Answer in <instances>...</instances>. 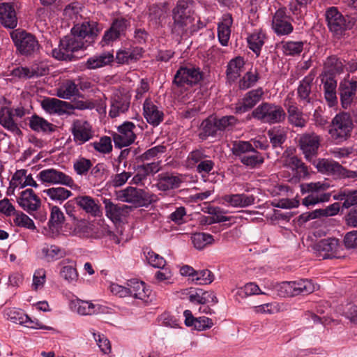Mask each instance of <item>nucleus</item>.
<instances>
[{"label":"nucleus","mask_w":357,"mask_h":357,"mask_svg":"<svg viewBox=\"0 0 357 357\" xmlns=\"http://www.w3.org/2000/svg\"><path fill=\"white\" fill-rule=\"evenodd\" d=\"M0 23L6 28L14 29L17 25V17L14 7L8 3L0 4Z\"/></svg>","instance_id":"nucleus-32"},{"label":"nucleus","mask_w":357,"mask_h":357,"mask_svg":"<svg viewBox=\"0 0 357 357\" xmlns=\"http://www.w3.org/2000/svg\"><path fill=\"white\" fill-rule=\"evenodd\" d=\"M253 149L254 147L250 142L240 141L234 144L232 151L236 156L241 159L243 155H246Z\"/></svg>","instance_id":"nucleus-62"},{"label":"nucleus","mask_w":357,"mask_h":357,"mask_svg":"<svg viewBox=\"0 0 357 357\" xmlns=\"http://www.w3.org/2000/svg\"><path fill=\"white\" fill-rule=\"evenodd\" d=\"M284 106L287 111L288 121L290 124L303 128L306 124V120L303 117V112L298 108L296 102L287 96L284 100Z\"/></svg>","instance_id":"nucleus-24"},{"label":"nucleus","mask_w":357,"mask_h":357,"mask_svg":"<svg viewBox=\"0 0 357 357\" xmlns=\"http://www.w3.org/2000/svg\"><path fill=\"white\" fill-rule=\"evenodd\" d=\"M156 186L158 190L167 191L171 189L177 188L180 186L182 180L178 176L168 173L160 174L158 176Z\"/></svg>","instance_id":"nucleus-36"},{"label":"nucleus","mask_w":357,"mask_h":357,"mask_svg":"<svg viewBox=\"0 0 357 357\" xmlns=\"http://www.w3.org/2000/svg\"><path fill=\"white\" fill-rule=\"evenodd\" d=\"M186 208L184 206H179L174 211L169 214L168 219L174 224L180 225L186 222Z\"/></svg>","instance_id":"nucleus-61"},{"label":"nucleus","mask_w":357,"mask_h":357,"mask_svg":"<svg viewBox=\"0 0 357 357\" xmlns=\"http://www.w3.org/2000/svg\"><path fill=\"white\" fill-rule=\"evenodd\" d=\"M103 204L105 205L106 216L112 222L120 221L124 209L126 208L127 206L115 204L109 199H104Z\"/></svg>","instance_id":"nucleus-40"},{"label":"nucleus","mask_w":357,"mask_h":357,"mask_svg":"<svg viewBox=\"0 0 357 357\" xmlns=\"http://www.w3.org/2000/svg\"><path fill=\"white\" fill-rule=\"evenodd\" d=\"M43 192L47 195L51 200L59 203L63 202L73 195L71 191L62 187L50 188L45 190Z\"/></svg>","instance_id":"nucleus-45"},{"label":"nucleus","mask_w":357,"mask_h":357,"mask_svg":"<svg viewBox=\"0 0 357 357\" xmlns=\"http://www.w3.org/2000/svg\"><path fill=\"white\" fill-rule=\"evenodd\" d=\"M101 30L102 26L96 22H84L74 25L71 33L79 40L84 41L88 47L94 43Z\"/></svg>","instance_id":"nucleus-9"},{"label":"nucleus","mask_w":357,"mask_h":357,"mask_svg":"<svg viewBox=\"0 0 357 357\" xmlns=\"http://www.w3.org/2000/svg\"><path fill=\"white\" fill-rule=\"evenodd\" d=\"M114 61V55L109 52H102L89 58L86 62L88 69L93 70L102 68Z\"/></svg>","instance_id":"nucleus-39"},{"label":"nucleus","mask_w":357,"mask_h":357,"mask_svg":"<svg viewBox=\"0 0 357 357\" xmlns=\"http://www.w3.org/2000/svg\"><path fill=\"white\" fill-rule=\"evenodd\" d=\"M294 149H289L284 151L281 162L287 168L291 169L296 174V178H292L297 182L301 178L307 177L309 174L307 166L294 153Z\"/></svg>","instance_id":"nucleus-12"},{"label":"nucleus","mask_w":357,"mask_h":357,"mask_svg":"<svg viewBox=\"0 0 357 357\" xmlns=\"http://www.w3.org/2000/svg\"><path fill=\"white\" fill-rule=\"evenodd\" d=\"M143 114L146 121L153 126H158L164 119V113L150 99H146L143 104Z\"/></svg>","instance_id":"nucleus-26"},{"label":"nucleus","mask_w":357,"mask_h":357,"mask_svg":"<svg viewBox=\"0 0 357 357\" xmlns=\"http://www.w3.org/2000/svg\"><path fill=\"white\" fill-rule=\"evenodd\" d=\"M26 173H27V170L26 169H22L17 170L13 175L10 181L9 189H13V190H14L17 188H23V181H24Z\"/></svg>","instance_id":"nucleus-63"},{"label":"nucleus","mask_w":357,"mask_h":357,"mask_svg":"<svg viewBox=\"0 0 357 357\" xmlns=\"http://www.w3.org/2000/svg\"><path fill=\"white\" fill-rule=\"evenodd\" d=\"M224 203L233 207H247L255 204V197L246 194L226 195L222 197Z\"/></svg>","instance_id":"nucleus-33"},{"label":"nucleus","mask_w":357,"mask_h":357,"mask_svg":"<svg viewBox=\"0 0 357 357\" xmlns=\"http://www.w3.org/2000/svg\"><path fill=\"white\" fill-rule=\"evenodd\" d=\"M78 93L77 85L71 80H67L56 89V95L60 98L70 99Z\"/></svg>","instance_id":"nucleus-44"},{"label":"nucleus","mask_w":357,"mask_h":357,"mask_svg":"<svg viewBox=\"0 0 357 357\" xmlns=\"http://www.w3.org/2000/svg\"><path fill=\"white\" fill-rule=\"evenodd\" d=\"M168 10V4L166 2H160L153 4L149 8V17L151 20H153L157 23L158 21L165 17Z\"/></svg>","instance_id":"nucleus-47"},{"label":"nucleus","mask_w":357,"mask_h":357,"mask_svg":"<svg viewBox=\"0 0 357 357\" xmlns=\"http://www.w3.org/2000/svg\"><path fill=\"white\" fill-rule=\"evenodd\" d=\"M240 160L243 165L251 167H255L264 162V157L255 148L246 155H243Z\"/></svg>","instance_id":"nucleus-49"},{"label":"nucleus","mask_w":357,"mask_h":357,"mask_svg":"<svg viewBox=\"0 0 357 357\" xmlns=\"http://www.w3.org/2000/svg\"><path fill=\"white\" fill-rule=\"evenodd\" d=\"M354 124L351 117L347 112H341L335 116L331 121L328 132L337 143L349 139L351 135Z\"/></svg>","instance_id":"nucleus-4"},{"label":"nucleus","mask_w":357,"mask_h":357,"mask_svg":"<svg viewBox=\"0 0 357 357\" xmlns=\"http://www.w3.org/2000/svg\"><path fill=\"white\" fill-rule=\"evenodd\" d=\"M70 131L73 141L77 145H82L93 138L95 132L92 126L86 121L75 119L73 121Z\"/></svg>","instance_id":"nucleus-15"},{"label":"nucleus","mask_w":357,"mask_h":357,"mask_svg":"<svg viewBox=\"0 0 357 357\" xmlns=\"http://www.w3.org/2000/svg\"><path fill=\"white\" fill-rule=\"evenodd\" d=\"M357 91V81L351 80L350 82L340 84V95L342 107L344 109L350 107Z\"/></svg>","instance_id":"nucleus-31"},{"label":"nucleus","mask_w":357,"mask_h":357,"mask_svg":"<svg viewBox=\"0 0 357 357\" xmlns=\"http://www.w3.org/2000/svg\"><path fill=\"white\" fill-rule=\"evenodd\" d=\"M43 109L50 114L63 115L72 108L71 103L55 98H47L41 102Z\"/></svg>","instance_id":"nucleus-25"},{"label":"nucleus","mask_w":357,"mask_h":357,"mask_svg":"<svg viewBox=\"0 0 357 357\" xmlns=\"http://www.w3.org/2000/svg\"><path fill=\"white\" fill-rule=\"evenodd\" d=\"M192 2L186 0L179 1L172 10L174 22L172 32L178 36L185 34H192L204 25L200 20L194 15L190 8Z\"/></svg>","instance_id":"nucleus-1"},{"label":"nucleus","mask_w":357,"mask_h":357,"mask_svg":"<svg viewBox=\"0 0 357 357\" xmlns=\"http://www.w3.org/2000/svg\"><path fill=\"white\" fill-rule=\"evenodd\" d=\"M264 94V90L261 87L246 93L242 100L236 105V113L242 114L254 107L261 100Z\"/></svg>","instance_id":"nucleus-22"},{"label":"nucleus","mask_w":357,"mask_h":357,"mask_svg":"<svg viewBox=\"0 0 357 357\" xmlns=\"http://www.w3.org/2000/svg\"><path fill=\"white\" fill-rule=\"evenodd\" d=\"M128 296L142 300L144 303H148L150 299L151 291L146 287L144 282L132 279L128 281Z\"/></svg>","instance_id":"nucleus-29"},{"label":"nucleus","mask_w":357,"mask_h":357,"mask_svg":"<svg viewBox=\"0 0 357 357\" xmlns=\"http://www.w3.org/2000/svg\"><path fill=\"white\" fill-rule=\"evenodd\" d=\"M17 50L23 54H30L38 50V43L36 38L24 31L16 29L10 34Z\"/></svg>","instance_id":"nucleus-10"},{"label":"nucleus","mask_w":357,"mask_h":357,"mask_svg":"<svg viewBox=\"0 0 357 357\" xmlns=\"http://www.w3.org/2000/svg\"><path fill=\"white\" fill-rule=\"evenodd\" d=\"M325 17L329 30L337 36L342 35L348 27L345 17L336 7L327 8Z\"/></svg>","instance_id":"nucleus-16"},{"label":"nucleus","mask_w":357,"mask_h":357,"mask_svg":"<svg viewBox=\"0 0 357 357\" xmlns=\"http://www.w3.org/2000/svg\"><path fill=\"white\" fill-rule=\"evenodd\" d=\"M245 60L242 56H236L231 59L227 66V78L230 82H234L238 78L244 69Z\"/></svg>","instance_id":"nucleus-38"},{"label":"nucleus","mask_w":357,"mask_h":357,"mask_svg":"<svg viewBox=\"0 0 357 357\" xmlns=\"http://www.w3.org/2000/svg\"><path fill=\"white\" fill-rule=\"evenodd\" d=\"M13 116V109L10 107L6 106L0 107V125L10 132L17 133L20 130Z\"/></svg>","instance_id":"nucleus-37"},{"label":"nucleus","mask_w":357,"mask_h":357,"mask_svg":"<svg viewBox=\"0 0 357 357\" xmlns=\"http://www.w3.org/2000/svg\"><path fill=\"white\" fill-rule=\"evenodd\" d=\"M267 135L273 147L281 146L287 139V131L281 126L273 127L267 132Z\"/></svg>","instance_id":"nucleus-46"},{"label":"nucleus","mask_w":357,"mask_h":357,"mask_svg":"<svg viewBox=\"0 0 357 357\" xmlns=\"http://www.w3.org/2000/svg\"><path fill=\"white\" fill-rule=\"evenodd\" d=\"M315 285L310 280L282 282L278 284L275 289L281 297H292L299 294H308L315 290Z\"/></svg>","instance_id":"nucleus-5"},{"label":"nucleus","mask_w":357,"mask_h":357,"mask_svg":"<svg viewBox=\"0 0 357 357\" xmlns=\"http://www.w3.org/2000/svg\"><path fill=\"white\" fill-rule=\"evenodd\" d=\"M319 142V137L314 133L301 135L298 145L307 160H311L317 154Z\"/></svg>","instance_id":"nucleus-21"},{"label":"nucleus","mask_w":357,"mask_h":357,"mask_svg":"<svg viewBox=\"0 0 357 357\" xmlns=\"http://www.w3.org/2000/svg\"><path fill=\"white\" fill-rule=\"evenodd\" d=\"M15 225L33 230L36 229L33 221L22 211H16L13 215Z\"/></svg>","instance_id":"nucleus-54"},{"label":"nucleus","mask_w":357,"mask_h":357,"mask_svg":"<svg viewBox=\"0 0 357 357\" xmlns=\"http://www.w3.org/2000/svg\"><path fill=\"white\" fill-rule=\"evenodd\" d=\"M4 316L12 322L29 328L52 330V327L46 326L36 319H31L20 309L8 308L4 311Z\"/></svg>","instance_id":"nucleus-11"},{"label":"nucleus","mask_w":357,"mask_h":357,"mask_svg":"<svg viewBox=\"0 0 357 357\" xmlns=\"http://www.w3.org/2000/svg\"><path fill=\"white\" fill-rule=\"evenodd\" d=\"M201 128L202 130L201 135L204 137L209 136L214 137L218 134V132L220 131L216 117L215 116H210L203 121L201 124Z\"/></svg>","instance_id":"nucleus-48"},{"label":"nucleus","mask_w":357,"mask_h":357,"mask_svg":"<svg viewBox=\"0 0 357 357\" xmlns=\"http://www.w3.org/2000/svg\"><path fill=\"white\" fill-rule=\"evenodd\" d=\"M321 82L323 84L324 97L329 107L335 106L337 102L336 96L337 82L331 75H322Z\"/></svg>","instance_id":"nucleus-30"},{"label":"nucleus","mask_w":357,"mask_h":357,"mask_svg":"<svg viewBox=\"0 0 357 357\" xmlns=\"http://www.w3.org/2000/svg\"><path fill=\"white\" fill-rule=\"evenodd\" d=\"M313 248L317 257L326 259L339 257L342 245L338 239L329 238L318 241Z\"/></svg>","instance_id":"nucleus-13"},{"label":"nucleus","mask_w":357,"mask_h":357,"mask_svg":"<svg viewBox=\"0 0 357 357\" xmlns=\"http://www.w3.org/2000/svg\"><path fill=\"white\" fill-rule=\"evenodd\" d=\"M192 242L198 250L204 248L206 245H210L213 241L212 235L206 233H197L192 236Z\"/></svg>","instance_id":"nucleus-53"},{"label":"nucleus","mask_w":357,"mask_h":357,"mask_svg":"<svg viewBox=\"0 0 357 357\" xmlns=\"http://www.w3.org/2000/svg\"><path fill=\"white\" fill-rule=\"evenodd\" d=\"M214 280L213 273L207 269L195 271V277L192 281H195L197 284H208L211 283Z\"/></svg>","instance_id":"nucleus-58"},{"label":"nucleus","mask_w":357,"mask_h":357,"mask_svg":"<svg viewBox=\"0 0 357 357\" xmlns=\"http://www.w3.org/2000/svg\"><path fill=\"white\" fill-rule=\"evenodd\" d=\"M319 172L327 174L339 175L342 165L329 159H319L315 165Z\"/></svg>","instance_id":"nucleus-41"},{"label":"nucleus","mask_w":357,"mask_h":357,"mask_svg":"<svg viewBox=\"0 0 357 357\" xmlns=\"http://www.w3.org/2000/svg\"><path fill=\"white\" fill-rule=\"evenodd\" d=\"M315 74L311 71L299 83L297 89V95L299 102L304 105L311 103L313 101L312 87Z\"/></svg>","instance_id":"nucleus-23"},{"label":"nucleus","mask_w":357,"mask_h":357,"mask_svg":"<svg viewBox=\"0 0 357 357\" xmlns=\"http://www.w3.org/2000/svg\"><path fill=\"white\" fill-rule=\"evenodd\" d=\"M93 149L102 154L109 153L112 151V140L109 137H102L98 142H94L89 144Z\"/></svg>","instance_id":"nucleus-56"},{"label":"nucleus","mask_w":357,"mask_h":357,"mask_svg":"<svg viewBox=\"0 0 357 357\" xmlns=\"http://www.w3.org/2000/svg\"><path fill=\"white\" fill-rule=\"evenodd\" d=\"M272 28L278 36L290 34L294 27L290 22V17L286 13L284 9L278 10L273 15Z\"/></svg>","instance_id":"nucleus-19"},{"label":"nucleus","mask_w":357,"mask_h":357,"mask_svg":"<svg viewBox=\"0 0 357 357\" xmlns=\"http://www.w3.org/2000/svg\"><path fill=\"white\" fill-rule=\"evenodd\" d=\"M30 128L36 132H52L55 130L56 126L45 119L33 115L29 120Z\"/></svg>","instance_id":"nucleus-42"},{"label":"nucleus","mask_w":357,"mask_h":357,"mask_svg":"<svg viewBox=\"0 0 357 357\" xmlns=\"http://www.w3.org/2000/svg\"><path fill=\"white\" fill-rule=\"evenodd\" d=\"M329 188L326 183L315 182L301 185L302 193L311 192L303 199V204L305 206H314L317 204L328 202L331 198L330 193L324 192Z\"/></svg>","instance_id":"nucleus-6"},{"label":"nucleus","mask_w":357,"mask_h":357,"mask_svg":"<svg viewBox=\"0 0 357 357\" xmlns=\"http://www.w3.org/2000/svg\"><path fill=\"white\" fill-rule=\"evenodd\" d=\"M252 115L261 122L268 124L280 123L286 119V113L282 106L268 102L259 105Z\"/></svg>","instance_id":"nucleus-3"},{"label":"nucleus","mask_w":357,"mask_h":357,"mask_svg":"<svg viewBox=\"0 0 357 357\" xmlns=\"http://www.w3.org/2000/svg\"><path fill=\"white\" fill-rule=\"evenodd\" d=\"M259 79V73L257 70H252L247 72L239 80L238 86L241 89H247L254 86Z\"/></svg>","instance_id":"nucleus-52"},{"label":"nucleus","mask_w":357,"mask_h":357,"mask_svg":"<svg viewBox=\"0 0 357 357\" xmlns=\"http://www.w3.org/2000/svg\"><path fill=\"white\" fill-rule=\"evenodd\" d=\"M59 275L66 282L69 284L75 283L79 277L75 264L74 265L63 266L60 271Z\"/></svg>","instance_id":"nucleus-50"},{"label":"nucleus","mask_w":357,"mask_h":357,"mask_svg":"<svg viewBox=\"0 0 357 357\" xmlns=\"http://www.w3.org/2000/svg\"><path fill=\"white\" fill-rule=\"evenodd\" d=\"M75 200L77 205L86 213L94 217L100 214V208L98 202L93 197L88 195L78 196Z\"/></svg>","instance_id":"nucleus-34"},{"label":"nucleus","mask_w":357,"mask_h":357,"mask_svg":"<svg viewBox=\"0 0 357 357\" xmlns=\"http://www.w3.org/2000/svg\"><path fill=\"white\" fill-rule=\"evenodd\" d=\"M37 254L40 259L48 263L62 259L66 255L64 249L54 244L43 245Z\"/></svg>","instance_id":"nucleus-27"},{"label":"nucleus","mask_w":357,"mask_h":357,"mask_svg":"<svg viewBox=\"0 0 357 357\" xmlns=\"http://www.w3.org/2000/svg\"><path fill=\"white\" fill-rule=\"evenodd\" d=\"M144 253L147 261L151 266L158 268H164L166 261L162 257L148 248L144 250Z\"/></svg>","instance_id":"nucleus-55"},{"label":"nucleus","mask_w":357,"mask_h":357,"mask_svg":"<svg viewBox=\"0 0 357 357\" xmlns=\"http://www.w3.org/2000/svg\"><path fill=\"white\" fill-rule=\"evenodd\" d=\"M266 36L265 34L260 30L255 31L250 33L247 38L248 47L257 55H259L262 46L264 44Z\"/></svg>","instance_id":"nucleus-43"},{"label":"nucleus","mask_w":357,"mask_h":357,"mask_svg":"<svg viewBox=\"0 0 357 357\" xmlns=\"http://www.w3.org/2000/svg\"><path fill=\"white\" fill-rule=\"evenodd\" d=\"M130 96L121 91H116L113 93L110 100V109L109 115L115 118L126 112L130 107Z\"/></svg>","instance_id":"nucleus-18"},{"label":"nucleus","mask_w":357,"mask_h":357,"mask_svg":"<svg viewBox=\"0 0 357 357\" xmlns=\"http://www.w3.org/2000/svg\"><path fill=\"white\" fill-rule=\"evenodd\" d=\"M216 120L218 124L220 131L229 130L232 128L238 123V119L234 116H225L221 118H217Z\"/></svg>","instance_id":"nucleus-64"},{"label":"nucleus","mask_w":357,"mask_h":357,"mask_svg":"<svg viewBox=\"0 0 357 357\" xmlns=\"http://www.w3.org/2000/svg\"><path fill=\"white\" fill-rule=\"evenodd\" d=\"M70 307L79 314L86 316L104 312L105 307L87 301L76 299L70 303Z\"/></svg>","instance_id":"nucleus-28"},{"label":"nucleus","mask_w":357,"mask_h":357,"mask_svg":"<svg viewBox=\"0 0 357 357\" xmlns=\"http://www.w3.org/2000/svg\"><path fill=\"white\" fill-rule=\"evenodd\" d=\"M135 128V125L130 121H125L119 126L117 132L113 136L115 145L121 148L132 144L136 139Z\"/></svg>","instance_id":"nucleus-17"},{"label":"nucleus","mask_w":357,"mask_h":357,"mask_svg":"<svg viewBox=\"0 0 357 357\" xmlns=\"http://www.w3.org/2000/svg\"><path fill=\"white\" fill-rule=\"evenodd\" d=\"M202 78L203 74L199 68L185 65L181 66L176 71L173 82L178 86L185 84L192 86L199 83Z\"/></svg>","instance_id":"nucleus-8"},{"label":"nucleus","mask_w":357,"mask_h":357,"mask_svg":"<svg viewBox=\"0 0 357 357\" xmlns=\"http://www.w3.org/2000/svg\"><path fill=\"white\" fill-rule=\"evenodd\" d=\"M17 201L19 206L29 214L36 211L41 205L40 199L32 189L22 191Z\"/></svg>","instance_id":"nucleus-20"},{"label":"nucleus","mask_w":357,"mask_h":357,"mask_svg":"<svg viewBox=\"0 0 357 357\" xmlns=\"http://www.w3.org/2000/svg\"><path fill=\"white\" fill-rule=\"evenodd\" d=\"M38 178L44 183L63 185L70 188L75 186L73 179L70 176L54 168L42 170L38 173Z\"/></svg>","instance_id":"nucleus-14"},{"label":"nucleus","mask_w":357,"mask_h":357,"mask_svg":"<svg viewBox=\"0 0 357 357\" xmlns=\"http://www.w3.org/2000/svg\"><path fill=\"white\" fill-rule=\"evenodd\" d=\"M304 43L301 41H287L282 43V50L286 55H298L303 50Z\"/></svg>","instance_id":"nucleus-57"},{"label":"nucleus","mask_w":357,"mask_h":357,"mask_svg":"<svg viewBox=\"0 0 357 357\" xmlns=\"http://www.w3.org/2000/svg\"><path fill=\"white\" fill-rule=\"evenodd\" d=\"M116 195L118 200L136 207L148 206L158 199L155 195L132 186L117 191Z\"/></svg>","instance_id":"nucleus-2"},{"label":"nucleus","mask_w":357,"mask_h":357,"mask_svg":"<svg viewBox=\"0 0 357 357\" xmlns=\"http://www.w3.org/2000/svg\"><path fill=\"white\" fill-rule=\"evenodd\" d=\"M92 166L91 160L83 157H79L73 162V169L76 174L79 176L87 175Z\"/></svg>","instance_id":"nucleus-51"},{"label":"nucleus","mask_w":357,"mask_h":357,"mask_svg":"<svg viewBox=\"0 0 357 357\" xmlns=\"http://www.w3.org/2000/svg\"><path fill=\"white\" fill-rule=\"evenodd\" d=\"M263 294L259 287L255 283H247L244 287L237 289L236 295L241 298H245L255 294Z\"/></svg>","instance_id":"nucleus-60"},{"label":"nucleus","mask_w":357,"mask_h":357,"mask_svg":"<svg viewBox=\"0 0 357 357\" xmlns=\"http://www.w3.org/2000/svg\"><path fill=\"white\" fill-rule=\"evenodd\" d=\"M312 0H291L289 4V9L294 15L301 17L303 12H305L308 4Z\"/></svg>","instance_id":"nucleus-59"},{"label":"nucleus","mask_w":357,"mask_h":357,"mask_svg":"<svg viewBox=\"0 0 357 357\" xmlns=\"http://www.w3.org/2000/svg\"><path fill=\"white\" fill-rule=\"evenodd\" d=\"M233 23L231 15L229 13L222 15V21L218 26V37L220 43L223 46H227L230 38L231 26Z\"/></svg>","instance_id":"nucleus-35"},{"label":"nucleus","mask_w":357,"mask_h":357,"mask_svg":"<svg viewBox=\"0 0 357 357\" xmlns=\"http://www.w3.org/2000/svg\"><path fill=\"white\" fill-rule=\"evenodd\" d=\"M86 47L84 41L72 33L71 36H67L61 40L59 47L54 49L52 54L58 60H71L73 52Z\"/></svg>","instance_id":"nucleus-7"}]
</instances>
